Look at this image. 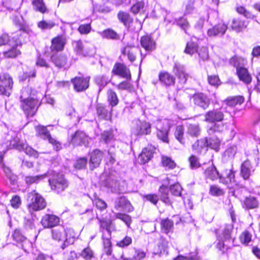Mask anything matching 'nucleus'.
Masks as SVG:
<instances>
[{"mask_svg": "<svg viewBox=\"0 0 260 260\" xmlns=\"http://www.w3.org/2000/svg\"><path fill=\"white\" fill-rule=\"evenodd\" d=\"M51 59L52 62L57 68H62L65 66L67 62V58L65 55H52Z\"/></svg>", "mask_w": 260, "mask_h": 260, "instance_id": "nucleus-31", "label": "nucleus"}, {"mask_svg": "<svg viewBox=\"0 0 260 260\" xmlns=\"http://www.w3.org/2000/svg\"><path fill=\"white\" fill-rule=\"evenodd\" d=\"M30 88L29 87H25L21 90V94L20 95V101H23V100H30Z\"/></svg>", "mask_w": 260, "mask_h": 260, "instance_id": "nucleus-60", "label": "nucleus"}, {"mask_svg": "<svg viewBox=\"0 0 260 260\" xmlns=\"http://www.w3.org/2000/svg\"><path fill=\"white\" fill-rule=\"evenodd\" d=\"M2 167L5 173L6 176L10 180L11 183L14 184V182L16 180L17 177L14 175L10 169L6 167L5 165L2 164Z\"/></svg>", "mask_w": 260, "mask_h": 260, "instance_id": "nucleus-50", "label": "nucleus"}, {"mask_svg": "<svg viewBox=\"0 0 260 260\" xmlns=\"http://www.w3.org/2000/svg\"><path fill=\"white\" fill-rule=\"evenodd\" d=\"M108 99L109 104L112 107L116 106L119 102L116 93L112 90H109L108 91Z\"/></svg>", "mask_w": 260, "mask_h": 260, "instance_id": "nucleus-47", "label": "nucleus"}, {"mask_svg": "<svg viewBox=\"0 0 260 260\" xmlns=\"http://www.w3.org/2000/svg\"><path fill=\"white\" fill-rule=\"evenodd\" d=\"M244 61V59L237 56H235L230 60L231 64L236 67L237 74L239 79L246 84H249L251 81V76L247 69L240 66V62Z\"/></svg>", "mask_w": 260, "mask_h": 260, "instance_id": "nucleus-6", "label": "nucleus"}, {"mask_svg": "<svg viewBox=\"0 0 260 260\" xmlns=\"http://www.w3.org/2000/svg\"><path fill=\"white\" fill-rule=\"evenodd\" d=\"M155 150V148L152 145H148L143 148L142 152L138 157V160L141 164H145L148 162L152 157Z\"/></svg>", "mask_w": 260, "mask_h": 260, "instance_id": "nucleus-18", "label": "nucleus"}, {"mask_svg": "<svg viewBox=\"0 0 260 260\" xmlns=\"http://www.w3.org/2000/svg\"><path fill=\"white\" fill-rule=\"evenodd\" d=\"M59 222V218L53 214H46L42 217L41 223L45 228H50L56 226Z\"/></svg>", "mask_w": 260, "mask_h": 260, "instance_id": "nucleus-22", "label": "nucleus"}, {"mask_svg": "<svg viewBox=\"0 0 260 260\" xmlns=\"http://www.w3.org/2000/svg\"><path fill=\"white\" fill-rule=\"evenodd\" d=\"M253 170L249 161L246 160L241 165V175L244 179H248Z\"/></svg>", "mask_w": 260, "mask_h": 260, "instance_id": "nucleus-30", "label": "nucleus"}, {"mask_svg": "<svg viewBox=\"0 0 260 260\" xmlns=\"http://www.w3.org/2000/svg\"><path fill=\"white\" fill-rule=\"evenodd\" d=\"M161 162L162 166L169 169H173L176 167L175 162L170 157L162 156Z\"/></svg>", "mask_w": 260, "mask_h": 260, "instance_id": "nucleus-48", "label": "nucleus"}, {"mask_svg": "<svg viewBox=\"0 0 260 260\" xmlns=\"http://www.w3.org/2000/svg\"><path fill=\"white\" fill-rule=\"evenodd\" d=\"M38 100L31 98L30 100L21 101V107L27 116H33L38 107Z\"/></svg>", "mask_w": 260, "mask_h": 260, "instance_id": "nucleus-12", "label": "nucleus"}, {"mask_svg": "<svg viewBox=\"0 0 260 260\" xmlns=\"http://www.w3.org/2000/svg\"><path fill=\"white\" fill-rule=\"evenodd\" d=\"M199 56L200 57V62L201 61H205L209 59V52L207 48L203 47L201 48L198 52Z\"/></svg>", "mask_w": 260, "mask_h": 260, "instance_id": "nucleus-55", "label": "nucleus"}, {"mask_svg": "<svg viewBox=\"0 0 260 260\" xmlns=\"http://www.w3.org/2000/svg\"><path fill=\"white\" fill-rule=\"evenodd\" d=\"M49 182L52 189L58 193L63 191L68 186V183L63 176L60 174H57L53 178L50 179Z\"/></svg>", "mask_w": 260, "mask_h": 260, "instance_id": "nucleus-11", "label": "nucleus"}, {"mask_svg": "<svg viewBox=\"0 0 260 260\" xmlns=\"http://www.w3.org/2000/svg\"><path fill=\"white\" fill-rule=\"evenodd\" d=\"M184 128L182 125H178L176 128L175 136L176 139L181 143H183Z\"/></svg>", "mask_w": 260, "mask_h": 260, "instance_id": "nucleus-58", "label": "nucleus"}, {"mask_svg": "<svg viewBox=\"0 0 260 260\" xmlns=\"http://www.w3.org/2000/svg\"><path fill=\"white\" fill-rule=\"evenodd\" d=\"M151 132V124L146 121L137 120L132 127V133L136 136L149 135Z\"/></svg>", "mask_w": 260, "mask_h": 260, "instance_id": "nucleus-10", "label": "nucleus"}, {"mask_svg": "<svg viewBox=\"0 0 260 260\" xmlns=\"http://www.w3.org/2000/svg\"><path fill=\"white\" fill-rule=\"evenodd\" d=\"M215 233L218 240V242L217 245V248L221 251H224L225 249V245L222 241V239L224 238L220 236V231L219 230H216L215 231Z\"/></svg>", "mask_w": 260, "mask_h": 260, "instance_id": "nucleus-61", "label": "nucleus"}, {"mask_svg": "<svg viewBox=\"0 0 260 260\" xmlns=\"http://www.w3.org/2000/svg\"><path fill=\"white\" fill-rule=\"evenodd\" d=\"M73 46L76 53L83 56H90L94 53V49L93 47L84 45L80 40L73 42Z\"/></svg>", "mask_w": 260, "mask_h": 260, "instance_id": "nucleus-14", "label": "nucleus"}, {"mask_svg": "<svg viewBox=\"0 0 260 260\" xmlns=\"http://www.w3.org/2000/svg\"><path fill=\"white\" fill-rule=\"evenodd\" d=\"M157 129L158 138L164 142L168 143V135L171 127L175 124L174 122L168 119L158 118L154 121Z\"/></svg>", "mask_w": 260, "mask_h": 260, "instance_id": "nucleus-4", "label": "nucleus"}, {"mask_svg": "<svg viewBox=\"0 0 260 260\" xmlns=\"http://www.w3.org/2000/svg\"><path fill=\"white\" fill-rule=\"evenodd\" d=\"M99 34L103 38L107 39H118L119 38L118 35L111 29H107L99 32Z\"/></svg>", "mask_w": 260, "mask_h": 260, "instance_id": "nucleus-37", "label": "nucleus"}, {"mask_svg": "<svg viewBox=\"0 0 260 260\" xmlns=\"http://www.w3.org/2000/svg\"><path fill=\"white\" fill-rule=\"evenodd\" d=\"M96 113L99 119H108L111 116L112 108L108 109L106 106L102 104L96 106Z\"/></svg>", "mask_w": 260, "mask_h": 260, "instance_id": "nucleus-26", "label": "nucleus"}, {"mask_svg": "<svg viewBox=\"0 0 260 260\" xmlns=\"http://www.w3.org/2000/svg\"><path fill=\"white\" fill-rule=\"evenodd\" d=\"M220 140L217 138H211L208 140V147L217 151L219 150Z\"/></svg>", "mask_w": 260, "mask_h": 260, "instance_id": "nucleus-49", "label": "nucleus"}, {"mask_svg": "<svg viewBox=\"0 0 260 260\" xmlns=\"http://www.w3.org/2000/svg\"><path fill=\"white\" fill-rule=\"evenodd\" d=\"M35 129L37 135L44 140H47L53 146L54 149L55 150L58 151L61 148V144L55 138H52L49 132L48 131L46 127L42 125H39L36 126Z\"/></svg>", "mask_w": 260, "mask_h": 260, "instance_id": "nucleus-9", "label": "nucleus"}, {"mask_svg": "<svg viewBox=\"0 0 260 260\" xmlns=\"http://www.w3.org/2000/svg\"><path fill=\"white\" fill-rule=\"evenodd\" d=\"M247 25V22L239 19H234L232 21V28L236 31H240L245 28Z\"/></svg>", "mask_w": 260, "mask_h": 260, "instance_id": "nucleus-36", "label": "nucleus"}, {"mask_svg": "<svg viewBox=\"0 0 260 260\" xmlns=\"http://www.w3.org/2000/svg\"><path fill=\"white\" fill-rule=\"evenodd\" d=\"M208 147V139L204 138L196 141L192 145V148L198 153L202 152L203 149L207 150Z\"/></svg>", "mask_w": 260, "mask_h": 260, "instance_id": "nucleus-33", "label": "nucleus"}, {"mask_svg": "<svg viewBox=\"0 0 260 260\" xmlns=\"http://www.w3.org/2000/svg\"><path fill=\"white\" fill-rule=\"evenodd\" d=\"M159 80L162 84L166 86H170L174 84L175 79L169 73L162 72L159 74Z\"/></svg>", "mask_w": 260, "mask_h": 260, "instance_id": "nucleus-29", "label": "nucleus"}, {"mask_svg": "<svg viewBox=\"0 0 260 260\" xmlns=\"http://www.w3.org/2000/svg\"><path fill=\"white\" fill-rule=\"evenodd\" d=\"M115 217L116 218L119 219L123 221L128 227L130 226V224L132 222V219L129 215L125 214L117 213H115Z\"/></svg>", "mask_w": 260, "mask_h": 260, "instance_id": "nucleus-54", "label": "nucleus"}, {"mask_svg": "<svg viewBox=\"0 0 260 260\" xmlns=\"http://www.w3.org/2000/svg\"><path fill=\"white\" fill-rule=\"evenodd\" d=\"M193 100L195 105L203 109H207L210 104V99L206 95L202 93L195 94L193 96Z\"/></svg>", "mask_w": 260, "mask_h": 260, "instance_id": "nucleus-20", "label": "nucleus"}, {"mask_svg": "<svg viewBox=\"0 0 260 260\" xmlns=\"http://www.w3.org/2000/svg\"><path fill=\"white\" fill-rule=\"evenodd\" d=\"M87 159L85 157L78 159L75 164V168L78 169H82L85 168L87 164Z\"/></svg>", "mask_w": 260, "mask_h": 260, "instance_id": "nucleus-63", "label": "nucleus"}, {"mask_svg": "<svg viewBox=\"0 0 260 260\" xmlns=\"http://www.w3.org/2000/svg\"><path fill=\"white\" fill-rule=\"evenodd\" d=\"M137 48L130 46H126L124 48L122 52L123 54L127 55L128 59L133 62L136 59V54L137 52Z\"/></svg>", "mask_w": 260, "mask_h": 260, "instance_id": "nucleus-32", "label": "nucleus"}, {"mask_svg": "<svg viewBox=\"0 0 260 260\" xmlns=\"http://www.w3.org/2000/svg\"><path fill=\"white\" fill-rule=\"evenodd\" d=\"M173 72L178 77L181 84H184L187 78V74L185 72L184 67L178 63H175L173 68Z\"/></svg>", "mask_w": 260, "mask_h": 260, "instance_id": "nucleus-24", "label": "nucleus"}, {"mask_svg": "<svg viewBox=\"0 0 260 260\" xmlns=\"http://www.w3.org/2000/svg\"><path fill=\"white\" fill-rule=\"evenodd\" d=\"M237 148L236 146H232L229 147L225 151L224 155L228 157L232 158L237 152Z\"/></svg>", "mask_w": 260, "mask_h": 260, "instance_id": "nucleus-62", "label": "nucleus"}, {"mask_svg": "<svg viewBox=\"0 0 260 260\" xmlns=\"http://www.w3.org/2000/svg\"><path fill=\"white\" fill-rule=\"evenodd\" d=\"M66 43L65 39L61 36H58L52 40L50 49L52 51L62 50Z\"/></svg>", "mask_w": 260, "mask_h": 260, "instance_id": "nucleus-27", "label": "nucleus"}, {"mask_svg": "<svg viewBox=\"0 0 260 260\" xmlns=\"http://www.w3.org/2000/svg\"><path fill=\"white\" fill-rule=\"evenodd\" d=\"M52 238L58 241H64V244L61 246L62 249L64 248L66 245V236L65 231L63 227H60L58 229L53 230L52 231Z\"/></svg>", "mask_w": 260, "mask_h": 260, "instance_id": "nucleus-28", "label": "nucleus"}, {"mask_svg": "<svg viewBox=\"0 0 260 260\" xmlns=\"http://www.w3.org/2000/svg\"><path fill=\"white\" fill-rule=\"evenodd\" d=\"M100 223L101 231L103 232V234H107L109 232L111 233L110 225L111 221L110 220L106 219L104 218L99 219Z\"/></svg>", "mask_w": 260, "mask_h": 260, "instance_id": "nucleus-39", "label": "nucleus"}, {"mask_svg": "<svg viewBox=\"0 0 260 260\" xmlns=\"http://www.w3.org/2000/svg\"><path fill=\"white\" fill-rule=\"evenodd\" d=\"M204 117L205 121L213 123L207 130V132L209 135H212L215 132L222 131L223 125L216 123L217 122H221L224 119V114L221 108L208 111L205 113Z\"/></svg>", "mask_w": 260, "mask_h": 260, "instance_id": "nucleus-2", "label": "nucleus"}, {"mask_svg": "<svg viewBox=\"0 0 260 260\" xmlns=\"http://www.w3.org/2000/svg\"><path fill=\"white\" fill-rule=\"evenodd\" d=\"M251 234L247 231H245L240 236V240L242 243L247 245L251 241Z\"/></svg>", "mask_w": 260, "mask_h": 260, "instance_id": "nucleus-57", "label": "nucleus"}, {"mask_svg": "<svg viewBox=\"0 0 260 260\" xmlns=\"http://www.w3.org/2000/svg\"><path fill=\"white\" fill-rule=\"evenodd\" d=\"M236 10L238 13L243 15L247 18L252 19L254 17L250 12L246 10L245 8L243 6H238L236 8Z\"/></svg>", "mask_w": 260, "mask_h": 260, "instance_id": "nucleus-56", "label": "nucleus"}, {"mask_svg": "<svg viewBox=\"0 0 260 260\" xmlns=\"http://www.w3.org/2000/svg\"><path fill=\"white\" fill-rule=\"evenodd\" d=\"M112 73L128 80L131 79V75L129 69L122 63H116L112 69Z\"/></svg>", "mask_w": 260, "mask_h": 260, "instance_id": "nucleus-19", "label": "nucleus"}, {"mask_svg": "<svg viewBox=\"0 0 260 260\" xmlns=\"http://www.w3.org/2000/svg\"><path fill=\"white\" fill-rule=\"evenodd\" d=\"M189 161L190 162V166L191 169H194L200 167V164L199 161V159L195 156H191L189 157Z\"/></svg>", "mask_w": 260, "mask_h": 260, "instance_id": "nucleus-64", "label": "nucleus"}, {"mask_svg": "<svg viewBox=\"0 0 260 260\" xmlns=\"http://www.w3.org/2000/svg\"><path fill=\"white\" fill-rule=\"evenodd\" d=\"M244 99L242 96H231L227 98L224 102L230 107H235L241 105L244 102Z\"/></svg>", "mask_w": 260, "mask_h": 260, "instance_id": "nucleus-35", "label": "nucleus"}, {"mask_svg": "<svg viewBox=\"0 0 260 260\" xmlns=\"http://www.w3.org/2000/svg\"><path fill=\"white\" fill-rule=\"evenodd\" d=\"M118 19L125 25H128L132 21L129 15L122 11H120L117 15Z\"/></svg>", "mask_w": 260, "mask_h": 260, "instance_id": "nucleus-45", "label": "nucleus"}, {"mask_svg": "<svg viewBox=\"0 0 260 260\" xmlns=\"http://www.w3.org/2000/svg\"><path fill=\"white\" fill-rule=\"evenodd\" d=\"M13 239L17 242H22V248L26 252H28L31 247V243L27 240L21 233L19 230H15L12 235Z\"/></svg>", "mask_w": 260, "mask_h": 260, "instance_id": "nucleus-21", "label": "nucleus"}, {"mask_svg": "<svg viewBox=\"0 0 260 260\" xmlns=\"http://www.w3.org/2000/svg\"><path fill=\"white\" fill-rule=\"evenodd\" d=\"M103 156V152L99 149H95L90 153L89 164L91 170L100 165Z\"/></svg>", "mask_w": 260, "mask_h": 260, "instance_id": "nucleus-17", "label": "nucleus"}, {"mask_svg": "<svg viewBox=\"0 0 260 260\" xmlns=\"http://www.w3.org/2000/svg\"><path fill=\"white\" fill-rule=\"evenodd\" d=\"M144 11V3L143 1H139L134 4L131 7V11L136 14L138 13H142Z\"/></svg>", "mask_w": 260, "mask_h": 260, "instance_id": "nucleus-52", "label": "nucleus"}, {"mask_svg": "<svg viewBox=\"0 0 260 260\" xmlns=\"http://www.w3.org/2000/svg\"><path fill=\"white\" fill-rule=\"evenodd\" d=\"M6 143L3 144L4 147L8 149L15 148L19 150H24L26 154L30 156H36V151L27 144L20 142L17 137L16 133L13 131H9L6 137Z\"/></svg>", "mask_w": 260, "mask_h": 260, "instance_id": "nucleus-1", "label": "nucleus"}, {"mask_svg": "<svg viewBox=\"0 0 260 260\" xmlns=\"http://www.w3.org/2000/svg\"><path fill=\"white\" fill-rule=\"evenodd\" d=\"M115 208L118 211L132 212L133 207L130 202L124 197L117 198L115 202Z\"/></svg>", "mask_w": 260, "mask_h": 260, "instance_id": "nucleus-15", "label": "nucleus"}, {"mask_svg": "<svg viewBox=\"0 0 260 260\" xmlns=\"http://www.w3.org/2000/svg\"><path fill=\"white\" fill-rule=\"evenodd\" d=\"M13 85L12 77L7 73H3L0 75V93L9 96L11 92Z\"/></svg>", "mask_w": 260, "mask_h": 260, "instance_id": "nucleus-8", "label": "nucleus"}, {"mask_svg": "<svg viewBox=\"0 0 260 260\" xmlns=\"http://www.w3.org/2000/svg\"><path fill=\"white\" fill-rule=\"evenodd\" d=\"M161 201L167 205H171L172 202L170 199L168 193V189L165 185H162L159 189Z\"/></svg>", "mask_w": 260, "mask_h": 260, "instance_id": "nucleus-34", "label": "nucleus"}, {"mask_svg": "<svg viewBox=\"0 0 260 260\" xmlns=\"http://www.w3.org/2000/svg\"><path fill=\"white\" fill-rule=\"evenodd\" d=\"M55 24L53 21L42 20L38 22V26L41 29H50L55 26Z\"/></svg>", "mask_w": 260, "mask_h": 260, "instance_id": "nucleus-53", "label": "nucleus"}, {"mask_svg": "<svg viewBox=\"0 0 260 260\" xmlns=\"http://www.w3.org/2000/svg\"><path fill=\"white\" fill-rule=\"evenodd\" d=\"M89 77H75L71 80L74 88L78 92L86 89L89 86Z\"/></svg>", "mask_w": 260, "mask_h": 260, "instance_id": "nucleus-16", "label": "nucleus"}, {"mask_svg": "<svg viewBox=\"0 0 260 260\" xmlns=\"http://www.w3.org/2000/svg\"><path fill=\"white\" fill-rule=\"evenodd\" d=\"M80 255L85 260H91L92 258H94V252L89 247L83 249Z\"/></svg>", "mask_w": 260, "mask_h": 260, "instance_id": "nucleus-43", "label": "nucleus"}, {"mask_svg": "<svg viewBox=\"0 0 260 260\" xmlns=\"http://www.w3.org/2000/svg\"><path fill=\"white\" fill-rule=\"evenodd\" d=\"M187 134L192 137H198L201 133V128L199 124H189L188 126Z\"/></svg>", "mask_w": 260, "mask_h": 260, "instance_id": "nucleus-40", "label": "nucleus"}, {"mask_svg": "<svg viewBox=\"0 0 260 260\" xmlns=\"http://www.w3.org/2000/svg\"><path fill=\"white\" fill-rule=\"evenodd\" d=\"M174 223L173 222L168 218L162 220L161 222V228L162 231L168 234L171 232L173 229Z\"/></svg>", "mask_w": 260, "mask_h": 260, "instance_id": "nucleus-38", "label": "nucleus"}, {"mask_svg": "<svg viewBox=\"0 0 260 260\" xmlns=\"http://www.w3.org/2000/svg\"><path fill=\"white\" fill-rule=\"evenodd\" d=\"M227 28L228 27L225 24H218L212 28L209 29L208 30V35L210 37L222 36L225 34Z\"/></svg>", "mask_w": 260, "mask_h": 260, "instance_id": "nucleus-25", "label": "nucleus"}, {"mask_svg": "<svg viewBox=\"0 0 260 260\" xmlns=\"http://www.w3.org/2000/svg\"><path fill=\"white\" fill-rule=\"evenodd\" d=\"M140 43L141 46L145 49L146 51H152L155 49V41L150 36L146 35L142 37L140 40Z\"/></svg>", "mask_w": 260, "mask_h": 260, "instance_id": "nucleus-23", "label": "nucleus"}, {"mask_svg": "<svg viewBox=\"0 0 260 260\" xmlns=\"http://www.w3.org/2000/svg\"><path fill=\"white\" fill-rule=\"evenodd\" d=\"M34 9L41 13H44L47 11V8L43 0H34L32 2Z\"/></svg>", "mask_w": 260, "mask_h": 260, "instance_id": "nucleus-41", "label": "nucleus"}, {"mask_svg": "<svg viewBox=\"0 0 260 260\" xmlns=\"http://www.w3.org/2000/svg\"><path fill=\"white\" fill-rule=\"evenodd\" d=\"M90 138L82 131H78L72 136L70 143L74 146L84 145L87 146Z\"/></svg>", "mask_w": 260, "mask_h": 260, "instance_id": "nucleus-13", "label": "nucleus"}, {"mask_svg": "<svg viewBox=\"0 0 260 260\" xmlns=\"http://www.w3.org/2000/svg\"><path fill=\"white\" fill-rule=\"evenodd\" d=\"M205 177L211 180L220 179V182L223 184H228L235 182V173L232 170H226L219 175L216 168L211 165L204 172Z\"/></svg>", "mask_w": 260, "mask_h": 260, "instance_id": "nucleus-3", "label": "nucleus"}, {"mask_svg": "<svg viewBox=\"0 0 260 260\" xmlns=\"http://www.w3.org/2000/svg\"><path fill=\"white\" fill-rule=\"evenodd\" d=\"M25 34V32L21 30L12 34V40L10 41L9 45L11 48L8 51L4 52L3 54L5 57L14 58L20 54V50L17 47L21 45V37Z\"/></svg>", "mask_w": 260, "mask_h": 260, "instance_id": "nucleus-5", "label": "nucleus"}, {"mask_svg": "<svg viewBox=\"0 0 260 260\" xmlns=\"http://www.w3.org/2000/svg\"><path fill=\"white\" fill-rule=\"evenodd\" d=\"M46 177V174H44L41 175H37L35 176H26L25 178L26 183L28 184L32 183H38L41 180L44 179Z\"/></svg>", "mask_w": 260, "mask_h": 260, "instance_id": "nucleus-42", "label": "nucleus"}, {"mask_svg": "<svg viewBox=\"0 0 260 260\" xmlns=\"http://www.w3.org/2000/svg\"><path fill=\"white\" fill-rule=\"evenodd\" d=\"M198 49L197 44L193 42H188L186 44V48L184 50V52L186 54L192 55L193 53L197 52Z\"/></svg>", "mask_w": 260, "mask_h": 260, "instance_id": "nucleus-51", "label": "nucleus"}, {"mask_svg": "<svg viewBox=\"0 0 260 260\" xmlns=\"http://www.w3.org/2000/svg\"><path fill=\"white\" fill-rule=\"evenodd\" d=\"M233 226L231 224H225L221 231L220 235L224 240H229L231 238V234L233 230Z\"/></svg>", "mask_w": 260, "mask_h": 260, "instance_id": "nucleus-46", "label": "nucleus"}, {"mask_svg": "<svg viewBox=\"0 0 260 260\" xmlns=\"http://www.w3.org/2000/svg\"><path fill=\"white\" fill-rule=\"evenodd\" d=\"M28 200L29 201L28 206L30 210H42L46 205L44 198L35 190L28 193Z\"/></svg>", "mask_w": 260, "mask_h": 260, "instance_id": "nucleus-7", "label": "nucleus"}, {"mask_svg": "<svg viewBox=\"0 0 260 260\" xmlns=\"http://www.w3.org/2000/svg\"><path fill=\"white\" fill-rule=\"evenodd\" d=\"M244 205L248 209H253L258 207V203L255 197H249L245 199Z\"/></svg>", "mask_w": 260, "mask_h": 260, "instance_id": "nucleus-44", "label": "nucleus"}, {"mask_svg": "<svg viewBox=\"0 0 260 260\" xmlns=\"http://www.w3.org/2000/svg\"><path fill=\"white\" fill-rule=\"evenodd\" d=\"M182 189V187L179 183H175L171 185L170 188L171 193L175 196H181Z\"/></svg>", "mask_w": 260, "mask_h": 260, "instance_id": "nucleus-59", "label": "nucleus"}]
</instances>
